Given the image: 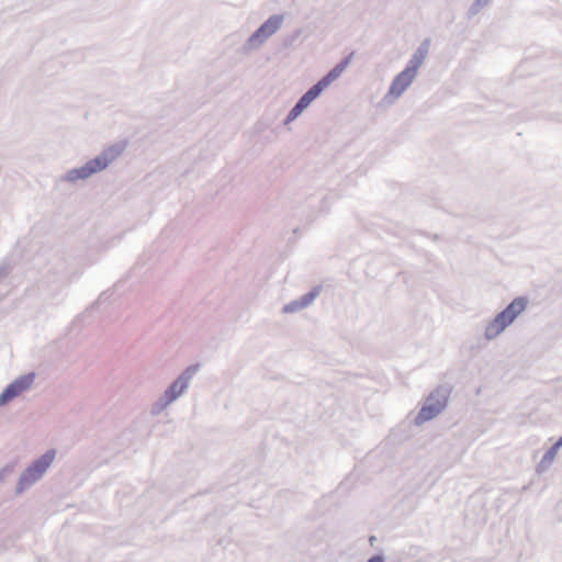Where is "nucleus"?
Here are the masks:
<instances>
[{
  "mask_svg": "<svg viewBox=\"0 0 562 562\" xmlns=\"http://www.w3.org/2000/svg\"><path fill=\"white\" fill-rule=\"evenodd\" d=\"M349 65V58H346L337 66H335L324 78H322L315 86H313L306 93L302 95L297 104L303 110L306 109L310 103L316 99L321 92L327 88L333 81H335Z\"/></svg>",
  "mask_w": 562,
  "mask_h": 562,
  "instance_id": "obj_2",
  "label": "nucleus"
},
{
  "mask_svg": "<svg viewBox=\"0 0 562 562\" xmlns=\"http://www.w3.org/2000/svg\"><path fill=\"white\" fill-rule=\"evenodd\" d=\"M349 65V58H346L337 66H335L324 78H322L315 86H313L306 93L302 95L297 104L303 110L306 109L310 103L316 99L321 92L327 88L333 81H335Z\"/></svg>",
  "mask_w": 562,
  "mask_h": 562,
  "instance_id": "obj_3",
  "label": "nucleus"
},
{
  "mask_svg": "<svg viewBox=\"0 0 562 562\" xmlns=\"http://www.w3.org/2000/svg\"><path fill=\"white\" fill-rule=\"evenodd\" d=\"M527 302L522 297L515 299L502 313H499L486 327L485 335L488 339L501 334L514 319L525 311Z\"/></svg>",
  "mask_w": 562,
  "mask_h": 562,
  "instance_id": "obj_1",
  "label": "nucleus"
},
{
  "mask_svg": "<svg viewBox=\"0 0 562 562\" xmlns=\"http://www.w3.org/2000/svg\"><path fill=\"white\" fill-rule=\"evenodd\" d=\"M442 407H443L442 404H437V405L428 404V405L424 406L416 417V423L422 424L426 420L434 418L442 409Z\"/></svg>",
  "mask_w": 562,
  "mask_h": 562,
  "instance_id": "obj_9",
  "label": "nucleus"
},
{
  "mask_svg": "<svg viewBox=\"0 0 562 562\" xmlns=\"http://www.w3.org/2000/svg\"><path fill=\"white\" fill-rule=\"evenodd\" d=\"M419 66V61L415 65L408 66L404 69L392 82L389 93L393 97H400L407 87L413 82L417 68Z\"/></svg>",
  "mask_w": 562,
  "mask_h": 562,
  "instance_id": "obj_7",
  "label": "nucleus"
},
{
  "mask_svg": "<svg viewBox=\"0 0 562 562\" xmlns=\"http://www.w3.org/2000/svg\"><path fill=\"white\" fill-rule=\"evenodd\" d=\"M561 445H562V439L560 441H558V443L555 446L559 447Z\"/></svg>",
  "mask_w": 562,
  "mask_h": 562,
  "instance_id": "obj_15",
  "label": "nucleus"
},
{
  "mask_svg": "<svg viewBox=\"0 0 562 562\" xmlns=\"http://www.w3.org/2000/svg\"><path fill=\"white\" fill-rule=\"evenodd\" d=\"M442 407H443L442 404H437V405L428 404V405L424 406L416 417V423L422 424L426 420L434 418L442 409Z\"/></svg>",
  "mask_w": 562,
  "mask_h": 562,
  "instance_id": "obj_10",
  "label": "nucleus"
},
{
  "mask_svg": "<svg viewBox=\"0 0 562 562\" xmlns=\"http://www.w3.org/2000/svg\"><path fill=\"white\" fill-rule=\"evenodd\" d=\"M418 61H419V64L422 63V60H420V59H418V60H417V63H418ZM411 64H414V65H415V64H416V61L414 63V60H411Z\"/></svg>",
  "mask_w": 562,
  "mask_h": 562,
  "instance_id": "obj_14",
  "label": "nucleus"
},
{
  "mask_svg": "<svg viewBox=\"0 0 562 562\" xmlns=\"http://www.w3.org/2000/svg\"><path fill=\"white\" fill-rule=\"evenodd\" d=\"M302 111H303V109L300 108L299 104L296 103L295 106L289 113L288 120L289 121L295 120L302 113Z\"/></svg>",
  "mask_w": 562,
  "mask_h": 562,
  "instance_id": "obj_12",
  "label": "nucleus"
},
{
  "mask_svg": "<svg viewBox=\"0 0 562 562\" xmlns=\"http://www.w3.org/2000/svg\"><path fill=\"white\" fill-rule=\"evenodd\" d=\"M368 562H383V559L379 555L372 557Z\"/></svg>",
  "mask_w": 562,
  "mask_h": 562,
  "instance_id": "obj_13",
  "label": "nucleus"
},
{
  "mask_svg": "<svg viewBox=\"0 0 562 562\" xmlns=\"http://www.w3.org/2000/svg\"><path fill=\"white\" fill-rule=\"evenodd\" d=\"M188 379L189 376H181L176 382L172 383V385L167 391V395L170 401L175 400L184 391V389L187 387Z\"/></svg>",
  "mask_w": 562,
  "mask_h": 562,
  "instance_id": "obj_11",
  "label": "nucleus"
},
{
  "mask_svg": "<svg viewBox=\"0 0 562 562\" xmlns=\"http://www.w3.org/2000/svg\"><path fill=\"white\" fill-rule=\"evenodd\" d=\"M34 382V374H27L12 382L1 394L0 405L7 404L12 398L26 391Z\"/></svg>",
  "mask_w": 562,
  "mask_h": 562,
  "instance_id": "obj_6",
  "label": "nucleus"
},
{
  "mask_svg": "<svg viewBox=\"0 0 562 562\" xmlns=\"http://www.w3.org/2000/svg\"><path fill=\"white\" fill-rule=\"evenodd\" d=\"M281 15L269 18L252 35L251 40H265L272 35L282 24Z\"/></svg>",
  "mask_w": 562,
  "mask_h": 562,
  "instance_id": "obj_8",
  "label": "nucleus"
},
{
  "mask_svg": "<svg viewBox=\"0 0 562 562\" xmlns=\"http://www.w3.org/2000/svg\"><path fill=\"white\" fill-rule=\"evenodd\" d=\"M109 157H114V155H110L109 153H104L103 155L89 160L85 166L78 169H74L69 172L68 179L69 180H77V179H86L89 178L91 175L103 170L108 167L111 159Z\"/></svg>",
  "mask_w": 562,
  "mask_h": 562,
  "instance_id": "obj_4",
  "label": "nucleus"
},
{
  "mask_svg": "<svg viewBox=\"0 0 562 562\" xmlns=\"http://www.w3.org/2000/svg\"><path fill=\"white\" fill-rule=\"evenodd\" d=\"M55 458V452L49 451L45 453L40 460L34 462L32 467H30L25 473L21 477V485L31 484L45 472V470L50 465Z\"/></svg>",
  "mask_w": 562,
  "mask_h": 562,
  "instance_id": "obj_5",
  "label": "nucleus"
}]
</instances>
